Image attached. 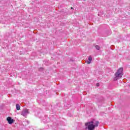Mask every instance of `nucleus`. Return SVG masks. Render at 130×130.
Segmentation results:
<instances>
[{
	"label": "nucleus",
	"instance_id": "nucleus-4",
	"mask_svg": "<svg viewBox=\"0 0 130 130\" xmlns=\"http://www.w3.org/2000/svg\"><path fill=\"white\" fill-rule=\"evenodd\" d=\"M7 120L9 124H12V123H13L14 122V119H12L11 117H8L7 118Z\"/></svg>",
	"mask_w": 130,
	"mask_h": 130
},
{
	"label": "nucleus",
	"instance_id": "nucleus-9",
	"mask_svg": "<svg viewBox=\"0 0 130 130\" xmlns=\"http://www.w3.org/2000/svg\"><path fill=\"white\" fill-rule=\"evenodd\" d=\"M99 86H100L99 83H96V87H99Z\"/></svg>",
	"mask_w": 130,
	"mask_h": 130
},
{
	"label": "nucleus",
	"instance_id": "nucleus-8",
	"mask_svg": "<svg viewBox=\"0 0 130 130\" xmlns=\"http://www.w3.org/2000/svg\"><path fill=\"white\" fill-rule=\"evenodd\" d=\"M87 63L90 64V63H91V61H87Z\"/></svg>",
	"mask_w": 130,
	"mask_h": 130
},
{
	"label": "nucleus",
	"instance_id": "nucleus-1",
	"mask_svg": "<svg viewBox=\"0 0 130 130\" xmlns=\"http://www.w3.org/2000/svg\"><path fill=\"white\" fill-rule=\"evenodd\" d=\"M94 124V121H91L90 122H88L85 123V126L87 127L88 130H94L95 129V127L98 126V124H99V121H95V123Z\"/></svg>",
	"mask_w": 130,
	"mask_h": 130
},
{
	"label": "nucleus",
	"instance_id": "nucleus-2",
	"mask_svg": "<svg viewBox=\"0 0 130 130\" xmlns=\"http://www.w3.org/2000/svg\"><path fill=\"white\" fill-rule=\"evenodd\" d=\"M123 71V69L122 68H120L117 70V73L115 74V78H114V81H116L122 77Z\"/></svg>",
	"mask_w": 130,
	"mask_h": 130
},
{
	"label": "nucleus",
	"instance_id": "nucleus-5",
	"mask_svg": "<svg viewBox=\"0 0 130 130\" xmlns=\"http://www.w3.org/2000/svg\"><path fill=\"white\" fill-rule=\"evenodd\" d=\"M16 110H20L21 107H20V105L19 104H16Z\"/></svg>",
	"mask_w": 130,
	"mask_h": 130
},
{
	"label": "nucleus",
	"instance_id": "nucleus-7",
	"mask_svg": "<svg viewBox=\"0 0 130 130\" xmlns=\"http://www.w3.org/2000/svg\"><path fill=\"white\" fill-rule=\"evenodd\" d=\"M88 60H89V61H92V57L89 56L88 57Z\"/></svg>",
	"mask_w": 130,
	"mask_h": 130
},
{
	"label": "nucleus",
	"instance_id": "nucleus-3",
	"mask_svg": "<svg viewBox=\"0 0 130 130\" xmlns=\"http://www.w3.org/2000/svg\"><path fill=\"white\" fill-rule=\"evenodd\" d=\"M29 113L28 109H25L24 111L21 112V115L23 116H26L27 114Z\"/></svg>",
	"mask_w": 130,
	"mask_h": 130
},
{
	"label": "nucleus",
	"instance_id": "nucleus-6",
	"mask_svg": "<svg viewBox=\"0 0 130 130\" xmlns=\"http://www.w3.org/2000/svg\"><path fill=\"white\" fill-rule=\"evenodd\" d=\"M95 48L98 49V50H99L100 49V47L98 45L95 46Z\"/></svg>",
	"mask_w": 130,
	"mask_h": 130
},
{
	"label": "nucleus",
	"instance_id": "nucleus-10",
	"mask_svg": "<svg viewBox=\"0 0 130 130\" xmlns=\"http://www.w3.org/2000/svg\"><path fill=\"white\" fill-rule=\"evenodd\" d=\"M71 9L73 10V9H74L73 8V7H71Z\"/></svg>",
	"mask_w": 130,
	"mask_h": 130
}]
</instances>
